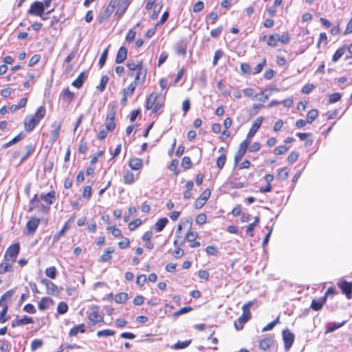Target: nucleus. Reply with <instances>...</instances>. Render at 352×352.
<instances>
[{
    "instance_id": "f257e3e1",
    "label": "nucleus",
    "mask_w": 352,
    "mask_h": 352,
    "mask_svg": "<svg viewBox=\"0 0 352 352\" xmlns=\"http://www.w3.org/2000/svg\"><path fill=\"white\" fill-rule=\"evenodd\" d=\"M253 305L252 301H249L248 302L244 304L242 307L243 314L241 317L238 318L236 321L234 322V327L236 330H241L243 329V325L246 323L250 318L251 313L250 311V307Z\"/></svg>"
},
{
    "instance_id": "f03ea898",
    "label": "nucleus",
    "mask_w": 352,
    "mask_h": 352,
    "mask_svg": "<svg viewBox=\"0 0 352 352\" xmlns=\"http://www.w3.org/2000/svg\"><path fill=\"white\" fill-rule=\"evenodd\" d=\"M52 0H44L43 3L40 1H35L31 5L28 10V13L30 14L42 17L45 9L46 8H48L50 6Z\"/></svg>"
},
{
    "instance_id": "7ed1b4c3",
    "label": "nucleus",
    "mask_w": 352,
    "mask_h": 352,
    "mask_svg": "<svg viewBox=\"0 0 352 352\" xmlns=\"http://www.w3.org/2000/svg\"><path fill=\"white\" fill-rule=\"evenodd\" d=\"M290 40L289 35L287 32L283 33L281 36L278 34H272L270 36L267 44L271 47H275L278 42L283 44H287Z\"/></svg>"
},
{
    "instance_id": "20e7f679",
    "label": "nucleus",
    "mask_w": 352,
    "mask_h": 352,
    "mask_svg": "<svg viewBox=\"0 0 352 352\" xmlns=\"http://www.w3.org/2000/svg\"><path fill=\"white\" fill-rule=\"evenodd\" d=\"M20 247L19 243H14L10 245L6 250L4 259L6 261L14 262L19 252Z\"/></svg>"
},
{
    "instance_id": "39448f33",
    "label": "nucleus",
    "mask_w": 352,
    "mask_h": 352,
    "mask_svg": "<svg viewBox=\"0 0 352 352\" xmlns=\"http://www.w3.org/2000/svg\"><path fill=\"white\" fill-rule=\"evenodd\" d=\"M263 122V117L260 116L257 118L254 122H253L248 135L244 141H248V144H250L251 142V138L254 135V134L256 133V131L260 128L261 124Z\"/></svg>"
},
{
    "instance_id": "423d86ee",
    "label": "nucleus",
    "mask_w": 352,
    "mask_h": 352,
    "mask_svg": "<svg viewBox=\"0 0 352 352\" xmlns=\"http://www.w3.org/2000/svg\"><path fill=\"white\" fill-rule=\"evenodd\" d=\"M210 190L209 189L205 190L201 195L197 199V200L194 203V206L195 208L200 209L206 203L207 200L210 196Z\"/></svg>"
},
{
    "instance_id": "0eeeda50",
    "label": "nucleus",
    "mask_w": 352,
    "mask_h": 352,
    "mask_svg": "<svg viewBox=\"0 0 352 352\" xmlns=\"http://www.w3.org/2000/svg\"><path fill=\"white\" fill-rule=\"evenodd\" d=\"M88 318L93 324L102 321V317L99 314L98 307H91V312L89 314Z\"/></svg>"
},
{
    "instance_id": "6e6552de",
    "label": "nucleus",
    "mask_w": 352,
    "mask_h": 352,
    "mask_svg": "<svg viewBox=\"0 0 352 352\" xmlns=\"http://www.w3.org/2000/svg\"><path fill=\"white\" fill-rule=\"evenodd\" d=\"M41 283L45 286L47 294L57 295L58 294V287L53 282L43 278L41 280Z\"/></svg>"
},
{
    "instance_id": "1a4fd4ad",
    "label": "nucleus",
    "mask_w": 352,
    "mask_h": 352,
    "mask_svg": "<svg viewBox=\"0 0 352 352\" xmlns=\"http://www.w3.org/2000/svg\"><path fill=\"white\" fill-rule=\"evenodd\" d=\"M250 144H248V141H243L239 145V148L238 151L236 152L234 155V163L236 164L245 154L247 148Z\"/></svg>"
},
{
    "instance_id": "9d476101",
    "label": "nucleus",
    "mask_w": 352,
    "mask_h": 352,
    "mask_svg": "<svg viewBox=\"0 0 352 352\" xmlns=\"http://www.w3.org/2000/svg\"><path fill=\"white\" fill-rule=\"evenodd\" d=\"M283 338L285 343V348L287 351L289 350L294 341V335L289 330L283 331Z\"/></svg>"
},
{
    "instance_id": "9b49d317",
    "label": "nucleus",
    "mask_w": 352,
    "mask_h": 352,
    "mask_svg": "<svg viewBox=\"0 0 352 352\" xmlns=\"http://www.w3.org/2000/svg\"><path fill=\"white\" fill-rule=\"evenodd\" d=\"M197 237L198 233L197 232H193L190 230H188L185 235V239L190 243L189 246L192 248L200 246V243L199 241H195Z\"/></svg>"
},
{
    "instance_id": "f8f14e48",
    "label": "nucleus",
    "mask_w": 352,
    "mask_h": 352,
    "mask_svg": "<svg viewBox=\"0 0 352 352\" xmlns=\"http://www.w3.org/2000/svg\"><path fill=\"white\" fill-rule=\"evenodd\" d=\"M40 223V219L32 217L26 224L28 234H33Z\"/></svg>"
},
{
    "instance_id": "ddd939ff",
    "label": "nucleus",
    "mask_w": 352,
    "mask_h": 352,
    "mask_svg": "<svg viewBox=\"0 0 352 352\" xmlns=\"http://www.w3.org/2000/svg\"><path fill=\"white\" fill-rule=\"evenodd\" d=\"M136 74L135 75V79L133 82H135V85H137L139 83H144L146 76V69L144 68L140 69L139 70L136 71Z\"/></svg>"
},
{
    "instance_id": "4468645a",
    "label": "nucleus",
    "mask_w": 352,
    "mask_h": 352,
    "mask_svg": "<svg viewBox=\"0 0 352 352\" xmlns=\"http://www.w3.org/2000/svg\"><path fill=\"white\" fill-rule=\"evenodd\" d=\"M126 67L131 72L137 71L140 69L144 68L142 66V61L139 60H129L127 62Z\"/></svg>"
},
{
    "instance_id": "2eb2a0df",
    "label": "nucleus",
    "mask_w": 352,
    "mask_h": 352,
    "mask_svg": "<svg viewBox=\"0 0 352 352\" xmlns=\"http://www.w3.org/2000/svg\"><path fill=\"white\" fill-rule=\"evenodd\" d=\"M127 57V49L125 47H121L116 54V63L118 64L123 63Z\"/></svg>"
},
{
    "instance_id": "dca6fc26",
    "label": "nucleus",
    "mask_w": 352,
    "mask_h": 352,
    "mask_svg": "<svg viewBox=\"0 0 352 352\" xmlns=\"http://www.w3.org/2000/svg\"><path fill=\"white\" fill-rule=\"evenodd\" d=\"M342 293H344L348 298H351L352 294V285L346 281H343L339 284Z\"/></svg>"
},
{
    "instance_id": "f3484780",
    "label": "nucleus",
    "mask_w": 352,
    "mask_h": 352,
    "mask_svg": "<svg viewBox=\"0 0 352 352\" xmlns=\"http://www.w3.org/2000/svg\"><path fill=\"white\" fill-rule=\"evenodd\" d=\"M38 123V122L34 118H33L32 116L31 117L28 116L25 119V122H24L25 129L27 131L30 132L35 128V126H36V124Z\"/></svg>"
},
{
    "instance_id": "a211bd4d",
    "label": "nucleus",
    "mask_w": 352,
    "mask_h": 352,
    "mask_svg": "<svg viewBox=\"0 0 352 352\" xmlns=\"http://www.w3.org/2000/svg\"><path fill=\"white\" fill-rule=\"evenodd\" d=\"M274 344V340L271 338H265L261 340L259 347L263 351L268 350Z\"/></svg>"
},
{
    "instance_id": "6ab92c4d",
    "label": "nucleus",
    "mask_w": 352,
    "mask_h": 352,
    "mask_svg": "<svg viewBox=\"0 0 352 352\" xmlns=\"http://www.w3.org/2000/svg\"><path fill=\"white\" fill-rule=\"evenodd\" d=\"M129 166L133 170H139L142 166V160L138 157L131 158L129 162Z\"/></svg>"
},
{
    "instance_id": "aec40b11",
    "label": "nucleus",
    "mask_w": 352,
    "mask_h": 352,
    "mask_svg": "<svg viewBox=\"0 0 352 352\" xmlns=\"http://www.w3.org/2000/svg\"><path fill=\"white\" fill-rule=\"evenodd\" d=\"M191 226H192V221H190L189 219H181L179 225L177 226L175 235L179 234V233L181 232L183 226L184 227L188 226V230H190L191 228Z\"/></svg>"
},
{
    "instance_id": "412c9836",
    "label": "nucleus",
    "mask_w": 352,
    "mask_h": 352,
    "mask_svg": "<svg viewBox=\"0 0 352 352\" xmlns=\"http://www.w3.org/2000/svg\"><path fill=\"white\" fill-rule=\"evenodd\" d=\"M45 108L43 106H41L37 109L35 114L32 117L39 122L45 117Z\"/></svg>"
},
{
    "instance_id": "4be33fe9",
    "label": "nucleus",
    "mask_w": 352,
    "mask_h": 352,
    "mask_svg": "<svg viewBox=\"0 0 352 352\" xmlns=\"http://www.w3.org/2000/svg\"><path fill=\"white\" fill-rule=\"evenodd\" d=\"M85 324H80L78 326H76L73 328H72L69 330V335L71 337L76 336L79 332L80 333H85Z\"/></svg>"
},
{
    "instance_id": "5701e85b",
    "label": "nucleus",
    "mask_w": 352,
    "mask_h": 352,
    "mask_svg": "<svg viewBox=\"0 0 352 352\" xmlns=\"http://www.w3.org/2000/svg\"><path fill=\"white\" fill-rule=\"evenodd\" d=\"M25 133L23 132H21L16 137L12 138L10 141H9L8 142L6 143L3 145V148H8V147H9V146H10L17 143L18 142H19L21 140H23L25 138Z\"/></svg>"
},
{
    "instance_id": "b1692460",
    "label": "nucleus",
    "mask_w": 352,
    "mask_h": 352,
    "mask_svg": "<svg viewBox=\"0 0 352 352\" xmlns=\"http://www.w3.org/2000/svg\"><path fill=\"white\" fill-rule=\"evenodd\" d=\"M346 322V320H343L341 322H333V323L328 324L326 333L333 332L337 329L344 326Z\"/></svg>"
},
{
    "instance_id": "393cba45",
    "label": "nucleus",
    "mask_w": 352,
    "mask_h": 352,
    "mask_svg": "<svg viewBox=\"0 0 352 352\" xmlns=\"http://www.w3.org/2000/svg\"><path fill=\"white\" fill-rule=\"evenodd\" d=\"M41 198L45 201L47 204L50 205L55 199V192L54 190L49 192L46 195L41 194Z\"/></svg>"
},
{
    "instance_id": "a878e982",
    "label": "nucleus",
    "mask_w": 352,
    "mask_h": 352,
    "mask_svg": "<svg viewBox=\"0 0 352 352\" xmlns=\"http://www.w3.org/2000/svg\"><path fill=\"white\" fill-rule=\"evenodd\" d=\"M168 220L167 218H161L155 224L154 227L157 232H161L165 228L167 224Z\"/></svg>"
},
{
    "instance_id": "bb28decb",
    "label": "nucleus",
    "mask_w": 352,
    "mask_h": 352,
    "mask_svg": "<svg viewBox=\"0 0 352 352\" xmlns=\"http://www.w3.org/2000/svg\"><path fill=\"white\" fill-rule=\"evenodd\" d=\"M86 79V76L84 72H81L78 78L75 79L73 82L72 85L76 88H80Z\"/></svg>"
},
{
    "instance_id": "cd10ccee",
    "label": "nucleus",
    "mask_w": 352,
    "mask_h": 352,
    "mask_svg": "<svg viewBox=\"0 0 352 352\" xmlns=\"http://www.w3.org/2000/svg\"><path fill=\"white\" fill-rule=\"evenodd\" d=\"M157 95L155 93H151L147 98L146 109H151L157 100Z\"/></svg>"
},
{
    "instance_id": "c85d7f7f",
    "label": "nucleus",
    "mask_w": 352,
    "mask_h": 352,
    "mask_svg": "<svg viewBox=\"0 0 352 352\" xmlns=\"http://www.w3.org/2000/svg\"><path fill=\"white\" fill-rule=\"evenodd\" d=\"M259 222V217H255L253 223L249 224L246 228V234L250 236H253V230Z\"/></svg>"
},
{
    "instance_id": "c756f323",
    "label": "nucleus",
    "mask_w": 352,
    "mask_h": 352,
    "mask_svg": "<svg viewBox=\"0 0 352 352\" xmlns=\"http://www.w3.org/2000/svg\"><path fill=\"white\" fill-rule=\"evenodd\" d=\"M0 306L2 307V310L0 312V322L5 323L9 319V318L6 316L8 306L7 304H3V305H0Z\"/></svg>"
},
{
    "instance_id": "7c9ffc66",
    "label": "nucleus",
    "mask_w": 352,
    "mask_h": 352,
    "mask_svg": "<svg viewBox=\"0 0 352 352\" xmlns=\"http://www.w3.org/2000/svg\"><path fill=\"white\" fill-rule=\"evenodd\" d=\"M115 249L113 247H109L105 249L104 254L101 256V260L103 262H107L111 258V254L114 252Z\"/></svg>"
},
{
    "instance_id": "2f4dec72",
    "label": "nucleus",
    "mask_w": 352,
    "mask_h": 352,
    "mask_svg": "<svg viewBox=\"0 0 352 352\" xmlns=\"http://www.w3.org/2000/svg\"><path fill=\"white\" fill-rule=\"evenodd\" d=\"M41 200L43 199L41 198V195L36 194L30 201L28 212H32L35 209L34 204H38Z\"/></svg>"
},
{
    "instance_id": "473e14b6",
    "label": "nucleus",
    "mask_w": 352,
    "mask_h": 352,
    "mask_svg": "<svg viewBox=\"0 0 352 352\" xmlns=\"http://www.w3.org/2000/svg\"><path fill=\"white\" fill-rule=\"evenodd\" d=\"M194 186V183L192 181H188L186 184V191L184 193V198L186 199H189L191 195V190Z\"/></svg>"
},
{
    "instance_id": "72a5a7b5",
    "label": "nucleus",
    "mask_w": 352,
    "mask_h": 352,
    "mask_svg": "<svg viewBox=\"0 0 352 352\" xmlns=\"http://www.w3.org/2000/svg\"><path fill=\"white\" fill-rule=\"evenodd\" d=\"M26 102H27V98H23L20 100V101L19 102V104H12L10 107V110L11 112H15L16 110L22 108V107H24L26 104Z\"/></svg>"
},
{
    "instance_id": "f704fd0d",
    "label": "nucleus",
    "mask_w": 352,
    "mask_h": 352,
    "mask_svg": "<svg viewBox=\"0 0 352 352\" xmlns=\"http://www.w3.org/2000/svg\"><path fill=\"white\" fill-rule=\"evenodd\" d=\"M14 291L13 289H10L7 291L0 298V305H3V304H7L6 301L7 300H10L13 294Z\"/></svg>"
},
{
    "instance_id": "c9c22d12",
    "label": "nucleus",
    "mask_w": 352,
    "mask_h": 352,
    "mask_svg": "<svg viewBox=\"0 0 352 352\" xmlns=\"http://www.w3.org/2000/svg\"><path fill=\"white\" fill-rule=\"evenodd\" d=\"M325 301V297L322 298V301L313 300L311 302V307L315 311H319L322 309Z\"/></svg>"
},
{
    "instance_id": "e433bc0d",
    "label": "nucleus",
    "mask_w": 352,
    "mask_h": 352,
    "mask_svg": "<svg viewBox=\"0 0 352 352\" xmlns=\"http://www.w3.org/2000/svg\"><path fill=\"white\" fill-rule=\"evenodd\" d=\"M136 85H135V82H131V84L129 85V86L126 88H124L122 91V94L123 95H126V96H131L135 89V87H136Z\"/></svg>"
},
{
    "instance_id": "4c0bfd02",
    "label": "nucleus",
    "mask_w": 352,
    "mask_h": 352,
    "mask_svg": "<svg viewBox=\"0 0 352 352\" xmlns=\"http://www.w3.org/2000/svg\"><path fill=\"white\" fill-rule=\"evenodd\" d=\"M128 300V294L124 292L120 293L116 296L115 301L117 303L122 304Z\"/></svg>"
},
{
    "instance_id": "58836bf2",
    "label": "nucleus",
    "mask_w": 352,
    "mask_h": 352,
    "mask_svg": "<svg viewBox=\"0 0 352 352\" xmlns=\"http://www.w3.org/2000/svg\"><path fill=\"white\" fill-rule=\"evenodd\" d=\"M67 229H68V226H67V223H66L64 225V226L63 227V228L54 236L53 243H56L57 241H58L60 238L65 234V232H66V230Z\"/></svg>"
},
{
    "instance_id": "ea45409f",
    "label": "nucleus",
    "mask_w": 352,
    "mask_h": 352,
    "mask_svg": "<svg viewBox=\"0 0 352 352\" xmlns=\"http://www.w3.org/2000/svg\"><path fill=\"white\" fill-rule=\"evenodd\" d=\"M190 343H191V340H186V341H183V342L178 341L177 343H175L174 344V346H173V349H185L187 346H188Z\"/></svg>"
},
{
    "instance_id": "a19ab883",
    "label": "nucleus",
    "mask_w": 352,
    "mask_h": 352,
    "mask_svg": "<svg viewBox=\"0 0 352 352\" xmlns=\"http://www.w3.org/2000/svg\"><path fill=\"white\" fill-rule=\"evenodd\" d=\"M346 48L341 47L337 50L333 56L332 60L333 62H337L345 53Z\"/></svg>"
},
{
    "instance_id": "79ce46f5",
    "label": "nucleus",
    "mask_w": 352,
    "mask_h": 352,
    "mask_svg": "<svg viewBox=\"0 0 352 352\" xmlns=\"http://www.w3.org/2000/svg\"><path fill=\"white\" fill-rule=\"evenodd\" d=\"M318 116V111L316 109L310 110L307 115V123H311Z\"/></svg>"
},
{
    "instance_id": "37998d69",
    "label": "nucleus",
    "mask_w": 352,
    "mask_h": 352,
    "mask_svg": "<svg viewBox=\"0 0 352 352\" xmlns=\"http://www.w3.org/2000/svg\"><path fill=\"white\" fill-rule=\"evenodd\" d=\"M124 182L126 184H131L134 182V175L131 171L126 172L124 176Z\"/></svg>"
},
{
    "instance_id": "c03bdc74",
    "label": "nucleus",
    "mask_w": 352,
    "mask_h": 352,
    "mask_svg": "<svg viewBox=\"0 0 352 352\" xmlns=\"http://www.w3.org/2000/svg\"><path fill=\"white\" fill-rule=\"evenodd\" d=\"M265 65L266 60L265 59H263L262 61L253 69L252 74L254 75L259 74L263 70Z\"/></svg>"
},
{
    "instance_id": "a18cd8bd",
    "label": "nucleus",
    "mask_w": 352,
    "mask_h": 352,
    "mask_svg": "<svg viewBox=\"0 0 352 352\" xmlns=\"http://www.w3.org/2000/svg\"><path fill=\"white\" fill-rule=\"evenodd\" d=\"M109 81V77L107 76H102L100 82V85L97 87V89L100 91H103L105 89V87Z\"/></svg>"
},
{
    "instance_id": "49530a36",
    "label": "nucleus",
    "mask_w": 352,
    "mask_h": 352,
    "mask_svg": "<svg viewBox=\"0 0 352 352\" xmlns=\"http://www.w3.org/2000/svg\"><path fill=\"white\" fill-rule=\"evenodd\" d=\"M3 263L0 264V274H5L7 272H10L12 269V266L10 263Z\"/></svg>"
},
{
    "instance_id": "de8ad7c7",
    "label": "nucleus",
    "mask_w": 352,
    "mask_h": 352,
    "mask_svg": "<svg viewBox=\"0 0 352 352\" xmlns=\"http://www.w3.org/2000/svg\"><path fill=\"white\" fill-rule=\"evenodd\" d=\"M68 310L67 304L65 302H60L57 307V311L60 314H65Z\"/></svg>"
},
{
    "instance_id": "09e8293b",
    "label": "nucleus",
    "mask_w": 352,
    "mask_h": 352,
    "mask_svg": "<svg viewBox=\"0 0 352 352\" xmlns=\"http://www.w3.org/2000/svg\"><path fill=\"white\" fill-rule=\"evenodd\" d=\"M45 274L50 278H55L56 275V269L55 267H50L45 270Z\"/></svg>"
},
{
    "instance_id": "8fccbe9b",
    "label": "nucleus",
    "mask_w": 352,
    "mask_h": 352,
    "mask_svg": "<svg viewBox=\"0 0 352 352\" xmlns=\"http://www.w3.org/2000/svg\"><path fill=\"white\" fill-rule=\"evenodd\" d=\"M226 161V154H221L217 160V166L219 169H222Z\"/></svg>"
},
{
    "instance_id": "3c124183",
    "label": "nucleus",
    "mask_w": 352,
    "mask_h": 352,
    "mask_svg": "<svg viewBox=\"0 0 352 352\" xmlns=\"http://www.w3.org/2000/svg\"><path fill=\"white\" fill-rule=\"evenodd\" d=\"M114 334H115V331L110 330V329H104V330L99 331L97 333V336L99 338L111 336H113Z\"/></svg>"
},
{
    "instance_id": "603ef678",
    "label": "nucleus",
    "mask_w": 352,
    "mask_h": 352,
    "mask_svg": "<svg viewBox=\"0 0 352 352\" xmlns=\"http://www.w3.org/2000/svg\"><path fill=\"white\" fill-rule=\"evenodd\" d=\"M108 52H109V49L107 47L103 51V52L102 53V54L100 56V58L99 62H98V64L100 67H103V65H104V63L107 60Z\"/></svg>"
},
{
    "instance_id": "864d4df0",
    "label": "nucleus",
    "mask_w": 352,
    "mask_h": 352,
    "mask_svg": "<svg viewBox=\"0 0 352 352\" xmlns=\"http://www.w3.org/2000/svg\"><path fill=\"white\" fill-rule=\"evenodd\" d=\"M192 309L191 307H184L179 309L177 311L175 312L173 314V316L177 318L180 315L185 314L189 311H190Z\"/></svg>"
},
{
    "instance_id": "5fc2aeb1",
    "label": "nucleus",
    "mask_w": 352,
    "mask_h": 352,
    "mask_svg": "<svg viewBox=\"0 0 352 352\" xmlns=\"http://www.w3.org/2000/svg\"><path fill=\"white\" fill-rule=\"evenodd\" d=\"M182 166L185 169H189L192 166L191 160L189 157H184L182 161Z\"/></svg>"
},
{
    "instance_id": "6e6d98bb",
    "label": "nucleus",
    "mask_w": 352,
    "mask_h": 352,
    "mask_svg": "<svg viewBox=\"0 0 352 352\" xmlns=\"http://www.w3.org/2000/svg\"><path fill=\"white\" fill-rule=\"evenodd\" d=\"M185 241V237L182 239L179 234H177L175 235V239L173 241V245L175 247H180L184 244Z\"/></svg>"
},
{
    "instance_id": "4d7b16f0",
    "label": "nucleus",
    "mask_w": 352,
    "mask_h": 352,
    "mask_svg": "<svg viewBox=\"0 0 352 352\" xmlns=\"http://www.w3.org/2000/svg\"><path fill=\"white\" fill-rule=\"evenodd\" d=\"M50 300V298L47 297H43L39 301L38 306V309L41 310H45L47 308V302Z\"/></svg>"
},
{
    "instance_id": "13d9d810",
    "label": "nucleus",
    "mask_w": 352,
    "mask_h": 352,
    "mask_svg": "<svg viewBox=\"0 0 352 352\" xmlns=\"http://www.w3.org/2000/svg\"><path fill=\"white\" fill-rule=\"evenodd\" d=\"M279 322V318H277L276 320H274V321L268 323L266 326H265L263 329H262V331H270L272 330L274 326Z\"/></svg>"
},
{
    "instance_id": "bf43d9fd",
    "label": "nucleus",
    "mask_w": 352,
    "mask_h": 352,
    "mask_svg": "<svg viewBox=\"0 0 352 352\" xmlns=\"http://www.w3.org/2000/svg\"><path fill=\"white\" fill-rule=\"evenodd\" d=\"M289 170L287 168H281L278 173V176L281 179H286L288 177Z\"/></svg>"
},
{
    "instance_id": "052dcab7",
    "label": "nucleus",
    "mask_w": 352,
    "mask_h": 352,
    "mask_svg": "<svg viewBox=\"0 0 352 352\" xmlns=\"http://www.w3.org/2000/svg\"><path fill=\"white\" fill-rule=\"evenodd\" d=\"M43 342L41 340L36 339L32 342L31 349L32 351H36L43 345Z\"/></svg>"
},
{
    "instance_id": "680f3d73",
    "label": "nucleus",
    "mask_w": 352,
    "mask_h": 352,
    "mask_svg": "<svg viewBox=\"0 0 352 352\" xmlns=\"http://www.w3.org/2000/svg\"><path fill=\"white\" fill-rule=\"evenodd\" d=\"M142 224V220L140 219H136L135 220L131 221L129 224V229L130 230H134L136 228Z\"/></svg>"
},
{
    "instance_id": "e2e57ef3",
    "label": "nucleus",
    "mask_w": 352,
    "mask_h": 352,
    "mask_svg": "<svg viewBox=\"0 0 352 352\" xmlns=\"http://www.w3.org/2000/svg\"><path fill=\"white\" fill-rule=\"evenodd\" d=\"M223 52L221 50H218L214 52L212 64L214 66L217 65L218 60L222 57Z\"/></svg>"
},
{
    "instance_id": "0e129e2a",
    "label": "nucleus",
    "mask_w": 352,
    "mask_h": 352,
    "mask_svg": "<svg viewBox=\"0 0 352 352\" xmlns=\"http://www.w3.org/2000/svg\"><path fill=\"white\" fill-rule=\"evenodd\" d=\"M176 249L173 252L172 255L176 258H180L184 256V251L183 249H182L180 247H175Z\"/></svg>"
},
{
    "instance_id": "69168bd1",
    "label": "nucleus",
    "mask_w": 352,
    "mask_h": 352,
    "mask_svg": "<svg viewBox=\"0 0 352 352\" xmlns=\"http://www.w3.org/2000/svg\"><path fill=\"white\" fill-rule=\"evenodd\" d=\"M341 98V95L339 93H334L329 96V102L330 103H335L338 102Z\"/></svg>"
},
{
    "instance_id": "338daca9",
    "label": "nucleus",
    "mask_w": 352,
    "mask_h": 352,
    "mask_svg": "<svg viewBox=\"0 0 352 352\" xmlns=\"http://www.w3.org/2000/svg\"><path fill=\"white\" fill-rule=\"evenodd\" d=\"M207 217L205 214L201 213L197 216L195 221L199 225H202L206 223Z\"/></svg>"
},
{
    "instance_id": "774afa93",
    "label": "nucleus",
    "mask_w": 352,
    "mask_h": 352,
    "mask_svg": "<svg viewBox=\"0 0 352 352\" xmlns=\"http://www.w3.org/2000/svg\"><path fill=\"white\" fill-rule=\"evenodd\" d=\"M136 32L133 30H129L126 36V41L131 43L132 42L135 37Z\"/></svg>"
}]
</instances>
